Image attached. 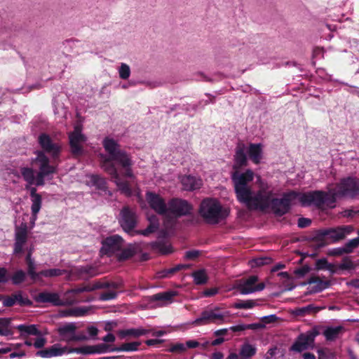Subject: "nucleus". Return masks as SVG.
<instances>
[{"mask_svg":"<svg viewBox=\"0 0 359 359\" xmlns=\"http://www.w3.org/2000/svg\"><path fill=\"white\" fill-rule=\"evenodd\" d=\"M66 43L71 48H77L81 44V41L76 39H69L66 41Z\"/></svg>","mask_w":359,"mask_h":359,"instance_id":"61","label":"nucleus"},{"mask_svg":"<svg viewBox=\"0 0 359 359\" xmlns=\"http://www.w3.org/2000/svg\"><path fill=\"white\" fill-rule=\"evenodd\" d=\"M278 319V317L274 315V314H272V315H269V316H263L262 318V322L264 323H273L275 321H276Z\"/></svg>","mask_w":359,"mask_h":359,"instance_id":"53","label":"nucleus"},{"mask_svg":"<svg viewBox=\"0 0 359 359\" xmlns=\"http://www.w3.org/2000/svg\"><path fill=\"white\" fill-rule=\"evenodd\" d=\"M11 319L9 318H0V329H6L8 332L6 336L13 334V332L9 329Z\"/></svg>","mask_w":359,"mask_h":359,"instance_id":"47","label":"nucleus"},{"mask_svg":"<svg viewBox=\"0 0 359 359\" xmlns=\"http://www.w3.org/2000/svg\"><path fill=\"white\" fill-rule=\"evenodd\" d=\"M66 273L65 270L60 269H48L39 271L40 279L42 276L46 278L57 277Z\"/></svg>","mask_w":359,"mask_h":359,"instance_id":"35","label":"nucleus"},{"mask_svg":"<svg viewBox=\"0 0 359 359\" xmlns=\"http://www.w3.org/2000/svg\"><path fill=\"white\" fill-rule=\"evenodd\" d=\"M111 285L107 288L109 290L102 292L100 295V299L102 301H108L115 299L117 297V292L115 290L121 287V284L120 283L108 282Z\"/></svg>","mask_w":359,"mask_h":359,"instance_id":"28","label":"nucleus"},{"mask_svg":"<svg viewBox=\"0 0 359 359\" xmlns=\"http://www.w3.org/2000/svg\"><path fill=\"white\" fill-rule=\"evenodd\" d=\"M256 351L255 346L249 343H244L241 348L239 355L242 359H250L255 355Z\"/></svg>","mask_w":359,"mask_h":359,"instance_id":"32","label":"nucleus"},{"mask_svg":"<svg viewBox=\"0 0 359 359\" xmlns=\"http://www.w3.org/2000/svg\"><path fill=\"white\" fill-rule=\"evenodd\" d=\"M111 285L108 283V281L100 280L92 284H89L88 285L83 287H79L70 290H68L65 292V295L67 296L70 293H81L83 292H91L98 289H104V287H108Z\"/></svg>","mask_w":359,"mask_h":359,"instance_id":"19","label":"nucleus"},{"mask_svg":"<svg viewBox=\"0 0 359 359\" xmlns=\"http://www.w3.org/2000/svg\"><path fill=\"white\" fill-rule=\"evenodd\" d=\"M231 316V311L226 308L217 305H210L201 312L192 324L196 326L209 324L219 325L229 323Z\"/></svg>","mask_w":359,"mask_h":359,"instance_id":"4","label":"nucleus"},{"mask_svg":"<svg viewBox=\"0 0 359 359\" xmlns=\"http://www.w3.org/2000/svg\"><path fill=\"white\" fill-rule=\"evenodd\" d=\"M271 259L268 257H261L252 259L250 262V265L251 267L255 266H261L266 264H269L271 263Z\"/></svg>","mask_w":359,"mask_h":359,"instance_id":"39","label":"nucleus"},{"mask_svg":"<svg viewBox=\"0 0 359 359\" xmlns=\"http://www.w3.org/2000/svg\"><path fill=\"white\" fill-rule=\"evenodd\" d=\"M74 323H67L58 328V333L63 341L67 342L86 340L88 337L83 334H76Z\"/></svg>","mask_w":359,"mask_h":359,"instance_id":"12","label":"nucleus"},{"mask_svg":"<svg viewBox=\"0 0 359 359\" xmlns=\"http://www.w3.org/2000/svg\"><path fill=\"white\" fill-rule=\"evenodd\" d=\"M27 224L22 222L20 226H17L15 230V245L14 253L18 254L22 251V248L27 238Z\"/></svg>","mask_w":359,"mask_h":359,"instance_id":"16","label":"nucleus"},{"mask_svg":"<svg viewBox=\"0 0 359 359\" xmlns=\"http://www.w3.org/2000/svg\"><path fill=\"white\" fill-rule=\"evenodd\" d=\"M311 223V220L308 218L301 217L298 220V226L300 228H305L309 226Z\"/></svg>","mask_w":359,"mask_h":359,"instance_id":"51","label":"nucleus"},{"mask_svg":"<svg viewBox=\"0 0 359 359\" xmlns=\"http://www.w3.org/2000/svg\"><path fill=\"white\" fill-rule=\"evenodd\" d=\"M116 337L113 334L109 333L102 338V340L106 343H112L115 341Z\"/></svg>","mask_w":359,"mask_h":359,"instance_id":"64","label":"nucleus"},{"mask_svg":"<svg viewBox=\"0 0 359 359\" xmlns=\"http://www.w3.org/2000/svg\"><path fill=\"white\" fill-rule=\"evenodd\" d=\"M187 268V266L184 264H179L173 268H171L164 272V274L162 275V277H168L170 274H172L176 271H178L182 269Z\"/></svg>","mask_w":359,"mask_h":359,"instance_id":"49","label":"nucleus"},{"mask_svg":"<svg viewBox=\"0 0 359 359\" xmlns=\"http://www.w3.org/2000/svg\"><path fill=\"white\" fill-rule=\"evenodd\" d=\"M344 330V327L341 325L327 327L324 330L323 334L327 341H334L342 334Z\"/></svg>","mask_w":359,"mask_h":359,"instance_id":"27","label":"nucleus"},{"mask_svg":"<svg viewBox=\"0 0 359 359\" xmlns=\"http://www.w3.org/2000/svg\"><path fill=\"white\" fill-rule=\"evenodd\" d=\"M257 277L252 276L245 280H240L237 283V288L242 294H248L264 288V283L256 284Z\"/></svg>","mask_w":359,"mask_h":359,"instance_id":"11","label":"nucleus"},{"mask_svg":"<svg viewBox=\"0 0 359 359\" xmlns=\"http://www.w3.org/2000/svg\"><path fill=\"white\" fill-rule=\"evenodd\" d=\"M22 334L39 335L40 334L35 325H19L16 327Z\"/></svg>","mask_w":359,"mask_h":359,"instance_id":"36","label":"nucleus"},{"mask_svg":"<svg viewBox=\"0 0 359 359\" xmlns=\"http://www.w3.org/2000/svg\"><path fill=\"white\" fill-rule=\"evenodd\" d=\"M69 139L72 153L76 155L81 154L83 149L80 144L86 142V137L85 135L77 133H70L69 135Z\"/></svg>","mask_w":359,"mask_h":359,"instance_id":"18","label":"nucleus"},{"mask_svg":"<svg viewBox=\"0 0 359 359\" xmlns=\"http://www.w3.org/2000/svg\"><path fill=\"white\" fill-rule=\"evenodd\" d=\"M8 281L7 271L4 268H0V283Z\"/></svg>","mask_w":359,"mask_h":359,"instance_id":"57","label":"nucleus"},{"mask_svg":"<svg viewBox=\"0 0 359 359\" xmlns=\"http://www.w3.org/2000/svg\"><path fill=\"white\" fill-rule=\"evenodd\" d=\"M118 257L120 259H126L133 255V251L130 248H122L119 250Z\"/></svg>","mask_w":359,"mask_h":359,"instance_id":"46","label":"nucleus"},{"mask_svg":"<svg viewBox=\"0 0 359 359\" xmlns=\"http://www.w3.org/2000/svg\"><path fill=\"white\" fill-rule=\"evenodd\" d=\"M87 332L90 337L95 338L98 334V329L93 325L88 326L87 327Z\"/></svg>","mask_w":359,"mask_h":359,"instance_id":"52","label":"nucleus"},{"mask_svg":"<svg viewBox=\"0 0 359 359\" xmlns=\"http://www.w3.org/2000/svg\"><path fill=\"white\" fill-rule=\"evenodd\" d=\"M140 345V343L138 341L125 343L117 350L123 351H135L137 350Z\"/></svg>","mask_w":359,"mask_h":359,"instance_id":"42","label":"nucleus"},{"mask_svg":"<svg viewBox=\"0 0 359 359\" xmlns=\"http://www.w3.org/2000/svg\"><path fill=\"white\" fill-rule=\"evenodd\" d=\"M262 145L259 144H250L246 147L243 142H239L236 147L234 157H262Z\"/></svg>","mask_w":359,"mask_h":359,"instance_id":"10","label":"nucleus"},{"mask_svg":"<svg viewBox=\"0 0 359 359\" xmlns=\"http://www.w3.org/2000/svg\"><path fill=\"white\" fill-rule=\"evenodd\" d=\"M359 247V237L349 240L344 245V248L346 250V253H351L355 248Z\"/></svg>","mask_w":359,"mask_h":359,"instance_id":"43","label":"nucleus"},{"mask_svg":"<svg viewBox=\"0 0 359 359\" xmlns=\"http://www.w3.org/2000/svg\"><path fill=\"white\" fill-rule=\"evenodd\" d=\"M149 225L147 229L142 231H135L134 228L137 223V216L135 213L128 207H125L121 211V218L119 222L123 229L131 234H142L143 236H148L151 233L156 231L159 226L158 220L156 215H151L148 217Z\"/></svg>","mask_w":359,"mask_h":359,"instance_id":"3","label":"nucleus"},{"mask_svg":"<svg viewBox=\"0 0 359 359\" xmlns=\"http://www.w3.org/2000/svg\"><path fill=\"white\" fill-rule=\"evenodd\" d=\"M27 273L30 278L34 281L40 280L39 272H36V264L34 261L27 263Z\"/></svg>","mask_w":359,"mask_h":359,"instance_id":"37","label":"nucleus"},{"mask_svg":"<svg viewBox=\"0 0 359 359\" xmlns=\"http://www.w3.org/2000/svg\"><path fill=\"white\" fill-rule=\"evenodd\" d=\"M318 334L319 332L316 329H313L306 333L301 334L297 338L309 348L313 346L315 338Z\"/></svg>","mask_w":359,"mask_h":359,"instance_id":"29","label":"nucleus"},{"mask_svg":"<svg viewBox=\"0 0 359 359\" xmlns=\"http://www.w3.org/2000/svg\"><path fill=\"white\" fill-rule=\"evenodd\" d=\"M32 201V206H31V210H32V216L30 218V224L31 227L32 228L35 222L37 219V214L40 211L41 208V204H42V198L41 197L39 198H31Z\"/></svg>","mask_w":359,"mask_h":359,"instance_id":"30","label":"nucleus"},{"mask_svg":"<svg viewBox=\"0 0 359 359\" xmlns=\"http://www.w3.org/2000/svg\"><path fill=\"white\" fill-rule=\"evenodd\" d=\"M276 351L277 347L273 346L270 348L265 354L264 359H271L276 354Z\"/></svg>","mask_w":359,"mask_h":359,"instance_id":"56","label":"nucleus"},{"mask_svg":"<svg viewBox=\"0 0 359 359\" xmlns=\"http://www.w3.org/2000/svg\"><path fill=\"white\" fill-rule=\"evenodd\" d=\"M38 142L43 151L51 156V157H58L62 151V146L54 142L49 135L41 133L38 137Z\"/></svg>","mask_w":359,"mask_h":359,"instance_id":"9","label":"nucleus"},{"mask_svg":"<svg viewBox=\"0 0 359 359\" xmlns=\"http://www.w3.org/2000/svg\"><path fill=\"white\" fill-rule=\"evenodd\" d=\"M118 74L121 79H128L130 75V68L129 65L126 63H121L118 68Z\"/></svg>","mask_w":359,"mask_h":359,"instance_id":"41","label":"nucleus"},{"mask_svg":"<svg viewBox=\"0 0 359 359\" xmlns=\"http://www.w3.org/2000/svg\"><path fill=\"white\" fill-rule=\"evenodd\" d=\"M176 295V292L174 291H167L164 292H160L152 295L150 297L151 301L161 302V305L167 304L171 302L173 297Z\"/></svg>","mask_w":359,"mask_h":359,"instance_id":"31","label":"nucleus"},{"mask_svg":"<svg viewBox=\"0 0 359 359\" xmlns=\"http://www.w3.org/2000/svg\"><path fill=\"white\" fill-rule=\"evenodd\" d=\"M86 184L89 187H95L99 190H105L107 188L105 180L97 175H88Z\"/></svg>","mask_w":359,"mask_h":359,"instance_id":"24","label":"nucleus"},{"mask_svg":"<svg viewBox=\"0 0 359 359\" xmlns=\"http://www.w3.org/2000/svg\"><path fill=\"white\" fill-rule=\"evenodd\" d=\"M13 295L15 299V304H18L19 305H29L31 304L30 300L27 297H23L22 293L20 292Z\"/></svg>","mask_w":359,"mask_h":359,"instance_id":"45","label":"nucleus"},{"mask_svg":"<svg viewBox=\"0 0 359 359\" xmlns=\"http://www.w3.org/2000/svg\"><path fill=\"white\" fill-rule=\"evenodd\" d=\"M4 305L5 306H11L14 304H15V299H14V297L13 295L11 296V297H8L7 298H6L4 300V302H3Z\"/></svg>","mask_w":359,"mask_h":359,"instance_id":"59","label":"nucleus"},{"mask_svg":"<svg viewBox=\"0 0 359 359\" xmlns=\"http://www.w3.org/2000/svg\"><path fill=\"white\" fill-rule=\"evenodd\" d=\"M191 205L185 200L173 198L168 202V214L165 221L167 229H171L178 217L187 215L191 213Z\"/></svg>","mask_w":359,"mask_h":359,"instance_id":"8","label":"nucleus"},{"mask_svg":"<svg viewBox=\"0 0 359 359\" xmlns=\"http://www.w3.org/2000/svg\"><path fill=\"white\" fill-rule=\"evenodd\" d=\"M186 347L189 348L199 347V341L196 340H189L186 342Z\"/></svg>","mask_w":359,"mask_h":359,"instance_id":"62","label":"nucleus"},{"mask_svg":"<svg viewBox=\"0 0 359 359\" xmlns=\"http://www.w3.org/2000/svg\"><path fill=\"white\" fill-rule=\"evenodd\" d=\"M123 248L124 242L122 238L118 235H113L103 241L101 250L103 253L110 255L119 252Z\"/></svg>","mask_w":359,"mask_h":359,"instance_id":"14","label":"nucleus"},{"mask_svg":"<svg viewBox=\"0 0 359 359\" xmlns=\"http://www.w3.org/2000/svg\"><path fill=\"white\" fill-rule=\"evenodd\" d=\"M308 284L312 285L311 290L313 292H321L329 287L330 285L329 281L320 280L316 276L311 277L308 280Z\"/></svg>","mask_w":359,"mask_h":359,"instance_id":"25","label":"nucleus"},{"mask_svg":"<svg viewBox=\"0 0 359 359\" xmlns=\"http://www.w3.org/2000/svg\"><path fill=\"white\" fill-rule=\"evenodd\" d=\"M199 213L207 223L217 224L228 216L229 210L217 200L208 198L201 202Z\"/></svg>","mask_w":359,"mask_h":359,"instance_id":"5","label":"nucleus"},{"mask_svg":"<svg viewBox=\"0 0 359 359\" xmlns=\"http://www.w3.org/2000/svg\"><path fill=\"white\" fill-rule=\"evenodd\" d=\"M87 313V310L83 307H76L66 309L62 312L63 317H81Z\"/></svg>","mask_w":359,"mask_h":359,"instance_id":"33","label":"nucleus"},{"mask_svg":"<svg viewBox=\"0 0 359 359\" xmlns=\"http://www.w3.org/2000/svg\"><path fill=\"white\" fill-rule=\"evenodd\" d=\"M199 252L196 250L187 251L185 254L187 259H193L198 257Z\"/></svg>","mask_w":359,"mask_h":359,"instance_id":"60","label":"nucleus"},{"mask_svg":"<svg viewBox=\"0 0 359 359\" xmlns=\"http://www.w3.org/2000/svg\"><path fill=\"white\" fill-rule=\"evenodd\" d=\"M111 348L110 346L106 344H100L95 346H86L75 349L77 353L92 354V353H104L114 351Z\"/></svg>","mask_w":359,"mask_h":359,"instance_id":"20","label":"nucleus"},{"mask_svg":"<svg viewBox=\"0 0 359 359\" xmlns=\"http://www.w3.org/2000/svg\"><path fill=\"white\" fill-rule=\"evenodd\" d=\"M218 292V290L217 288H210L205 290L203 292V295L205 297H211L216 294Z\"/></svg>","mask_w":359,"mask_h":359,"instance_id":"63","label":"nucleus"},{"mask_svg":"<svg viewBox=\"0 0 359 359\" xmlns=\"http://www.w3.org/2000/svg\"><path fill=\"white\" fill-rule=\"evenodd\" d=\"M150 332L149 330L144 329L142 327L139 328H130L126 330H121L118 332V334L121 339H123L128 336L133 337H139L142 335H146Z\"/></svg>","mask_w":359,"mask_h":359,"instance_id":"26","label":"nucleus"},{"mask_svg":"<svg viewBox=\"0 0 359 359\" xmlns=\"http://www.w3.org/2000/svg\"><path fill=\"white\" fill-rule=\"evenodd\" d=\"M153 246L156 250L163 255H167L172 252L170 245L162 241L156 242Z\"/></svg>","mask_w":359,"mask_h":359,"instance_id":"38","label":"nucleus"},{"mask_svg":"<svg viewBox=\"0 0 359 359\" xmlns=\"http://www.w3.org/2000/svg\"><path fill=\"white\" fill-rule=\"evenodd\" d=\"M201 104V102H199L198 104H184L182 109H184L186 111H189L190 110L196 111L198 108V106Z\"/></svg>","mask_w":359,"mask_h":359,"instance_id":"58","label":"nucleus"},{"mask_svg":"<svg viewBox=\"0 0 359 359\" xmlns=\"http://www.w3.org/2000/svg\"><path fill=\"white\" fill-rule=\"evenodd\" d=\"M255 305V302L253 301H245L237 303L235 304L236 309H252Z\"/></svg>","mask_w":359,"mask_h":359,"instance_id":"48","label":"nucleus"},{"mask_svg":"<svg viewBox=\"0 0 359 359\" xmlns=\"http://www.w3.org/2000/svg\"><path fill=\"white\" fill-rule=\"evenodd\" d=\"M39 162V171L35 177L34 172L32 168H22L21 174L24 180L27 182L28 185L26 187L29 188L30 185L35 184L36 186H42L44 184V179L50 175L55 172V167L50 165L48 158H36V161Z\"/></svg>","mask_w":359,"mask_h":359,"instance_id":"6","label":"nucleus"},{"mask_svg":"<svg viewBox=\"0 0 359 359\" xmlns=\"http://www.w3.org/2000/svg\"><path fill=\"white\" fill-rule=\"evenodd\" d=\"M130 158H103L102 169L112 177L118 190L126 196L132 194L133 176L130 170Z\"/></svg>","mask_w":359,"mask_h":359,"instance_id":"2","label":"nucleus"},{"mask_svg":"<svg viewBox=\"0 0 359 359\" xmlns=\"http://www.w3.org/2000/svg\"><path fill=\"white\" fill-rule=\"evenodd\" d=\"M192 277L196 285H204L208 282V277L205 269H199L193 272Z\"/></svg>","mask_w":359,"mask_h":359,"instance_id":"34","label":"nucleus"},{"mask_svg":"<svg viewBox=\"0 0 359 359\" xmlns=\"http://www.w3.org/2000/svg\"><path fill=\"white\" fill-rule=\"evenodd\" d=\"M181 182L184 189L187 191L199 189L202 184L201 180L195 177L187 175L182 177Z\"/></svg>","mask_w":359,"mask_h":359,"instance_id":"22","label":"nucleus"},{"mask_svg":"<svg viewBox=\"0 0 359 359\" xmlns=\"http://www.w3.org/2000/svg\"><path fill=\"white\" fill-rule=\"evenodd\" d=\"M320 192L326 198L331 197L333 199L330 204L323 203L321 208L324 206L332 208L334 206L337 198L341 196L353 197L357 195L359 193V181L356 178L347 177L343 179L334 191H329L328 193Z\"/></svg>","mask_w":359,"mask_h":359,"instance_id":"7","label":"nucleus"},{"mask_svg":"<svg viewBox=\"0 0 359 359\" xmlns=\"http://www.w3.org/2000/svg\"><path fill=\"white\" fill-rule=\"evenodd\" d=\"M81 275L86 274L90 276H93L95 273L92 271V268L88 266H82L78 269Z\"/></svg>","mask_w":359,"mask_h":359,"instance_id":"54","label":"nucleus"},{"mask_svg":"<svg viewBox=\"0 0 359 359\" xmlns=\"http://www.w3.org/2000/svg\"><path fill=\"white\" fill-rule=\"evenodd\" d=\"M46 344V339L43 337H38L35 341L33 343V345L36 348H42Z\"/></svg>","mask_w":359,"mask_h":359,"instance_id":"55","label":"nucleus"},{"mask_svg":"<svg viewBox=\"0 0 359 359\" xmlns=\"http://www.w3.org/2000/svg\"><path fill=\"white\" fill-rule=\"evenodd\" d=\"M146 200L149 206L158 214L166 217L168 214V203L166 204L164 199L158 194L153 192H147Z\"/></svg>","mask_w":359,"mask_h":359,"instance_id":"13","label":"nucleus"},{"mask_svg":"<svg viewBox=\"0 0 359 359\" xmlns=\"http://www.w3.org/2000/svg\"><path fill=\"white\" fill-rule=\"evenodd\" d=\"M307 349H309V348L302 341H301L298 338L297 339V340L294 342V344L290 347V351H294L297 353H301Z\"/></svg>","mask_w":359,"mask_h":359,"instance_id":"44","label":"nucleus"},{"mask_svg":"<svg viewBox=\"0 0 359 359\" xmlns=\"http://www.w3.org/2000/svg\"><path fill=\"white\" fill-rule=\"evenodd\" d=\"M252 327V325H244V324H241V325H234V326H231L229 327V330L233 331V332H241V331H243L246 329H249V328H251Z\"/></svg>","mask_w":359,"mask_h":359,"instance_id":"50","label":"nucleus"},{"mask_svg":"<svg viewBox=\"0 0 359 359\" xmlns=\"http://www.w3.org/2000/svg\"><path fill=\"white\" fill-rule=\"evenodd\" d=\"M37 301L42 303H52L54 305L60 306L63 304V301L56 292H43L39 294Z\"/></svg>","mask_w":359,"mask_h":359,"instance_id":"21","label":"nucleus"},{"mask_svg":"<svg viewBox=\"0 0 359 359\" xmlns=\"http://www.w3.org/2000/svg\"><path fill=\"white\" fill-rule=\"evenodd\" d=\"M65 352V348H62L59 344H54L50 348L38 351L37 355L42 358H51L61 355Z\"/></svg>","mask_w":359,"mask_h":359,"instance_id":"23","label":"nucleus"},{"mask_svg":"<svg viewBox=\"0 0 359 359\" xmlns=\"http://www.w3.org/2000/svg\"><path fill=\"white\" fill-rule=\"evenodd\" d=\"M102 144L111 157H128L127 153L121 149L120 144L115 140L108 137H105Z\"/></svg>","mask_w":359,"mask_h":359,"instance_id":"17","label":"nucleus"},{"mask_svg":"<svg viewBox=\"0 0 359 359\" xmlns=\"http://www.w3.org/2000/svg\"><path fill=\"white\" fill-rule=\"evenodd\" d=\"M353 231V227L351 225L341 226L337 228L325 229L322 234L332 241L336 242L344 239L347 235H349Z\"/></svg>","mask_w":359,"mask_h":359,"instance_id":"15","label":"nucleus"},{"mask_svg":"<svg viewBox=\"0 0 359 359\" xmlns=\"http://www.w3.org/2000/svg\"><path fill=\"white\" fill-rule=\"evenodd\" d=\"M253 172L250 170L243 173L235 171L232 174L238 200L250 210H264L271 205L274 212L281 216L287 213L291 204L296 201L303 206L318 208H321L323 203L330 204L333 201L332 198H326L320 191L304 194L291 191L285 194L280 199L272 198V192L263 188L257 194H253L248 186V183L253 180Z\"/></svg>","mask_w":359,"mask_h":359,"instance_id":"1","label":"nucleus"},{"mask_svg":"<svg viewBox=\"0 0 359 359\" xmlns=\"http://www.w3.org/2000/svg\"><path fill=\"white\" fill-rule=\"evenodd\" d=\"M26 278V273L22 270L16 271L11 277L12 283L14 285H18L22 283Z\"/></svg>","mask_w":359,"mask_h":359,"instance_id":"40","label":"nucleus"}]
</instances>
